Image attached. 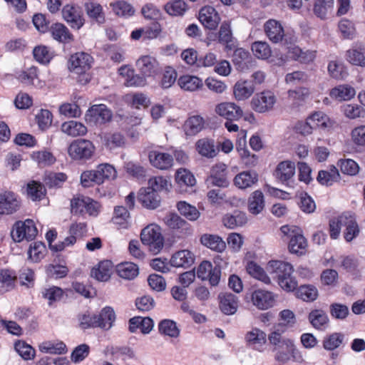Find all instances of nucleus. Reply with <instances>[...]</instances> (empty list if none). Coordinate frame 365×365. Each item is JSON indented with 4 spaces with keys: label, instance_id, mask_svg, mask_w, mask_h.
<instances>
[{
    "label": "nucleus",
    "instance_id": "obj_26",
    "mask_svg": "<svg viewBox=\"0 0 365 365\" xmlns=\"http://www.w3.org/2000/svg\"><path fill=\"white\" fill-rule=\"evenodd\" d=\"M255 91L252 82L248 81H237L233 88L235 98L237 101H244L250 98Z\"/></svg>",
    "mask_w": 365,
    "mask_h": 365
},
{
    "label": "nucleus",
    "instance_id": "obj_58",
    "mask_svg": "<svg viewBox=\"0 0 365 365\" xmlns=\"http://www.w3.org/2000/svg\"><path fill=\"white\" fill-rule=\"evenodd\" d=\"M17 278L9 269H0V283L6 290L14 287Z\"/></svg>",
    "mask_w": 365,
    "mask_h": 365
},
{
    "label": "nucleus",
    "instance_id": "obj_18",
    "mask_svg": "<svg viewBox=\"0 0 365 365\" xmlns=\"http://www.w3.org/2000/svg\"><path fill=\"white\" fill-rule=\"evenodd\" d=\"M137 66L145 76H153L159 72L158 62L154 58L148 56L140 58L137 61Z\"/></svg>",
    "mask_w": 365,
    "mask_h": 365
},
{
    "label": "nucleus",
    "instance_id": "obj_59",
    "mask_svg": "<svg viewBox=\"0 0 365 365\" xmlns=\"http://www.w3.org/2000/svg\"><path fill=\"white\" fill-rule=\"evenodd\" d=\"M32 158L41 166L51 165L56 160L53 154L46 150L34 152L32 154Z\"/></svg>",
    "mask_w": 365,
    "mask_h": 365
},
{
    "label": "nucleus",
    "instance_id": "obj_49",
    "mask_svg": "<svg viewBox=\"0 0 365 365\" xmlns=\"http://www.w3.org/2000/svg\"><path fill=\"white\" fill-rule=\"evenodd\" d=\"M177 207L180 214L189 220L194 221L200 217V212L197 209L185 202H179Z\"/></svg>",
    "mask_w": 365,
    "mask_h": 365
},
{
    "label": "nucleus",
    "instance_id": "obj_1",
    "mask_svg": "<svg viewBox=\"0 0 365 365\" xmlns=\"http://www.w3.org/2000/svg\"><path fill=\"white\" fill-rule=\"evenodd\" d=\"M267 269L284 290L290 292L297 288V281L292 277L293 267L289 263L272 260L269 262Z\"/></svg>",
    "mask_w": 365,
    "mask_h": 365
},
{
    "label": "nucleus",
    "instance_id": "obj_57",
    "mask_svg": "<svg viewBox=\"0 0 365 365\" xmlns=\"http://www.w3.org/2000/svg\"><path fill=\"white\" fill-rule=\"evenodd\" d=\"M344 335L341 333H333L327 336L323 341V346L327 350H334L338 348L343 342Z\"/></svg>",
    "mask_w": 365,
    "mask_h": 365
},
{
    "label": "nucleus",
    "instance_id": "obj_42",
    "mask_svg": "<svg viewBox=\"0 0 365 365\" xmlns=\"http://www.w3.org/2000/svg\"><path fill=\"white\" fill-rule=\"evenodd\" d=\"M247 343L255 347L257 346H262L266 343V334L257 329H252L250 331L247 332L245 336Z\"/></svg>",
    "mask_w": 365,
    "mask_h": 365
},
{
    "label": "nucleus",
    "instance_id": "obj_22",
    "mask_svg": "<svg viewBox=\"0 0 365 365\" xmlns=\"http://www.w3.org/2000/svg\"><path fill=\"white\" fill-rule=\"evenodd\" d=\"M222 222L225 227L229 229H235L237 227L243 226L247 222L246 214L236 210L233 213H227L222 217Z\"/></svg>",
    "mask_w": 365,
    "mask_h": 365
},
{
    "label": "nucleus",
    "instance_id": "obj_13",
    "mask_svg": "<svg viewBox=\"0 0 365 365\" xmlns=\"http://www.w3.org/2000/svg\"><path fill=\"white\" fill-rule=\"evenodd\" d=\"M19 206V201L13 192L6 191L0 194V214H12Z\"/></svg>",
    "mask_w": 365,
    "mask_h": 365
},
{
    "label": "nucleus",
    "instance_id": "obj_60",
    "mask_svg": "<svg viewBox=\"0 0 365 365\" xmlns=\"http://www.w3.org/2000/svg\"><path fill=\"white\" fill-rule=\"evenodd\" d=\"M165 10L171 16L182 15L186 10V4L182 0H175L168 3L165 6Z\"/></svg>",
    "mask_w": 365,
    "mask_h": 365
},
{
    "label": "nucleus",
    "instance_id": "obj_55",
    "mask_svg": "<svg viewBox=\"0 0 365 365\" xmlns=\"http://www.w3.org/2000/svg\"><path fill=\"white\" fill-rule=\"evenodd\" d=\"M98 177L101 178V184L106 180L114 179L116 177V171L113 166L109 164H101L96 170Z\"/></svg>",
    "mask_w": 365,
    "mask_h": 365
},
{
    "label": "nucleus",
    "instance_id": "obj_23",
    "mask_svg": "<svg viewBox=\"0 0 365 365\" xmlns=\"http://www.w3.org/2000/svg\"><path fill=\"white\" fill-rule=\"evenodd\" d=\"M258 181V175L255 171H243L234 178L235 185L240 189L252 187Z\"/></svg>",
    "mask_w": 365,
    "mask_h": 365
},
{
    "label": "nucleus",
    "instance_id": "obj_33",
    "mask_svg": "<svg viewBox=\"0 0 365 365\" xmlns=\"http://www.w3.org/2000/svg\"><path fill=\"white\" fill-rule=\"evenodd\" d=\"M51 32L53 38L59 42L66 43L73 40V35L62 24L56 23L51 26Z\"/></svg>",
    "mask_w": 365,
    "mask_h": 365
},
{
    "label": "nucleus",
    "instance_id": "obj_44",
    "mask_svg": "<svg viewBox=\"0 0 365 365\" xmlns=\"http://www.w3.org/2000/svg\"><path fill=\"white\" fill-rule=\"evenodd\" d=\"M287 93L288 100L292 103L293 107L296 108L300 106L309 96V91L308 88L302 87L295 90H289Z\"/></svg>",
    "mask_w": 365,
    "mask_h": 365
},
{
    "label": "nucleus",
    "instance_id": "obj_61",
    "mask_svg": "<svg viewBox=\"0 0 365 365\" xmlns=\"http://www.w3.org/2000/svg\"><path fill=\"white\" fill-rule=\"evenodd\" d=\"M344 113L346 117L350 119L363 118L365 115L364 108L359 105L347 104L344 106Z\"/></svg>",
    "mask_w": 365,
    "mask_h": 365
},
{
    "label": "nucleus",
    "instance_id": "obj_50",
    "mask_svg": "<svg viewBox=\"0 0 365 365\" xmlns=\"http://www.w3.org/2000/svg\"><path fill=\"white\" fill-rule=\"evenodd\" d=\"M27 194L33 200H39L45 195L46 189L41 182L31 181L27 185Z\"/></svg>",
    "mask_w": 365,
    "mask_h": 365
},
{
    "label": "nucleus",
    "instance_id": "obj_46",
    "mask_svg": "<svg viewBox=\"0 0 365 365\" xmlns=\"http://www.w3.org/2000/svg\"><path fill=\"white\" fill-rule=\"evenodd\" d=\"M171 184L169 180L163 176H155L150 178L148 180L149 190H152L156 193L160 191H169Z\"/></svg>",
    "mask_w": 365,
    "mask_h": 365
},
{
    "label": "nucleus",
    "instance_id": "obj_28",
    "mask_svg": "<svg viewBox=\"0 0 365 365\" xmlns=\"http://www.w3.org/2000/svg\"><path fill=\"white\" fill-rule=\"evenodd\" d=\"M310 324L317 329H325L329 322L327 313L322 309L312 310L308 315Z\"/></svg>",
    "mask_w": 365,
    "mask_h": 365
},
{
    "label": "nucleus",
    "instance_id": "obj_9",
    "mask_svg": "<svg viewBox=\"0 0 365 365\" xmlns=\"http://www.w3.org/2000/svg\"><path fill=\"white\" fill-rule=\"evenodd\" d=\"M215 113L220 116L229 120H237L243 115L242 108L232 102H222L217 104L215 108Z\"/></svg>",
    "mask_w": 365,
    "mask_h": 365
},
{
    "label": "nucleus",
    "instance_id": "obj_3",
    "mask_svg": "<svg viewBox=\"0 0 365 365\" xmlns=\"http://www.w3.org/2000/svg\"><path fill=\"white\" fill-rule=\"evenodd\" d=\"M140 240L143 244L148 245L154 254H158L163 247V237L160 227L157 225H150L143 229Z\"/></svg>",
    "mask_w": 365,
    "mask_h": 365
},
{
    "label": "nucleus",
    "instance_id": "obj_36",
    "mask_svg": "<svg viewBox=\"0 0 365 365\" xmlns=\"http://www.w3.org/2000/svg\"><path fill=\"white\" fill-rule=\"evenodd\" d=\"M179 86L187 91H195L202 86V81L197 76L185 75L178 81Z\"/></svg>",
    "mask_w": 365,
    "mask_h": 365
},
{
    "label": "nucleus",
    "instance_id": "obj_27",
    "mask_svg": "<svg viewBox=\"0 0 365 365\" xmlns=\"http://www.w3.org/2000/svg\"><path fill=\"white\" fill-rule=\"evenodd\" d=\"M295 173V165L291 161H283L279 163L275 170L276 178L284 182L291 179Z\"/></svg>",
    "mask_w": 365,
    "mask_h": 365
},
{
    "label": "nucleus",
    "instance_id": "obj_21",
    "mask_svg": "<svg viewBox=\"0 0 365 365\" xmlns=\"http://www.w3.org/2000/svg\"><path fill=\"white\" fill-rule=\"evenodd\" d=\"M139 200L148 209H155L160 206V197L158 193L148 188L141 189L139 193Z\"/></svg>",
    "mask_w": 365,
    "mask_h": 365
},
{
    "label": "nucleus",
    "instance_id": "obj_31",
    "mask_svg": "<svg viewBox=\"0 0 365 365\" xmlns=\"http://www.w3.org/2000/svg\"><path fill=\"white\" fill-rule=\"evenodd\" d=\"M264 207L263 193L260 190L253 192L248 199V210L253 215H258Z\"/></svg>",
    "mask_w": 365,
    "mask_h": 365
},
{
    "label": "nucleus",
    "instance_id": "obj_37",
    "mask_svg": "<svg viewBox=\"0 0 365 365\" xmlns=\"http://www.w3.org/2000/svg\"><path fill=\"white\" fill-rule=\"evenodd\" d=\"M200 242L203 245L218 252H222L226 247L225 242L217 235H203Z\"/></svg>",
    "mask_w": 365,
    "mask_h": 365
},
{
    "label": "nucleus",
    "instance_id": "obj_14",
    "mask_svg": "<svg viewBox=\"0 0 365 365\" xmlns=\"http://www.w3.org/2000/svg\"><path fill=\"white\" fill-rule=\"evenodd\" d=\"M219 307L222 312L227 315L234 314L238 308V297L230 292L221 293L218 296Z\"/></svg>",
    "mask_w": 365,
    "mask_h": 365
},
{
    "label": "nucleus",
    "instance_id": "obj_40",
    "mask_svg": "<svg viewBox=\"0 0 365 365\" xmlns=\"http://www.w3.org/2000/svg\"><path fill=\"white\" fill-rule=\"evenodd\" d=\"M118 274L125 279H134L138 274V267L133 262H123L117 265Z\"/></svg>",
    "mask_w": 365,
    "mask_h": 365
},
{
    "label": "nucleus",
    "instance_id": "obj_38",
    "mask_svg": "<svg viewBox=\"0 0 365 365\" xmlns=\"http://www.w3.org/2000/svg\"><path fill=\"white\" fill-rule=\"evenodd\" d=\"M233 39L230 23L222 22L218 32L219 43L225 45L227 48L232 49L234 46Z\"/></svg>",
    "mask_w": 365,
    "mask_h": 365
},
{
    "label": "nucleus",
    "instance_id": "obj_51",
    "mask_svg": "<svg viewBox=\"0 0 365 365\" xmlns=\"http://www.w3.org/2000/svg\"><path fill=\"white\" fill-rule=\"evenodd\" d=\"M129 217L130 214L126 207L123 206H116L115 207L114 215L112 218L114 224L122 227H126Z\"/></svg>",
    "mask_w": 365,
    "mask_h": 365
},
{
    "label": "nucleus",
    "instance_id": "obj_56",
    "mask_svg": "<svg viewBox=\"0 0 365 365\" xmlns=\"http://www.w3.org/2000/svg\"><path fill=\"white\" fill-rule=\"evenodd\" d=\"M175 180L179 185L193 186L195 184V178L187 169H178L175 174Z\"/></svg>",
    "mask_w": 365,
    "mask_h": 365
},
{
    "label": "nucleus",
    "instance_id": "obj_4",
    "mask_svg": "<svg viewBox=\"0 0 365 365\" xmlns=\"http://www.w3.org/2000/svg\"><path fill=\"white\" fill-rule=\"evenodd\" d=\"M268 339L269 343L275 346L274 349L285 348L290 352L294 361L297 363L304 361L302 353L296 348L292 339L282 336L281 334L276 331L268 336Z\"/></svg>",
    "mask_w": 365,
    "mask_h": 365
},
{
    "label": "nucleus",
    "instance_id": "obj_5",
    "mask_svg": "<svg viewBox=\"0 0 365 365\" xmlns=\"http://www.w3.org/2000/svg\"><path fill=\"white\" fill-rule=\"evenodd\" d=\"M38 230L32 220L27 219L24 222L19 221L11 231V237L15 242H21L23 240L30 241L37 235Z\"/></svg>",
    "mask_w": 365,
    "mask_h": 365
},
{
    "label": "nucleus",
    "instance_id": "obj_29",
    "mask_svg": "<svg viewBox=\"0 0 365 365\" xmlns=\"http://www.w3.org/2000/svg\"><path fill=\"white\" fill-rule=\"evenodd\" d=\"M63 133L71 137L84 135L87 133V128L82 123L75 120H70L61 125Z\"/></svg>",
    "mask_w": 365,
    "mask_h": 365
},
{
    "label": "nucleus",
    "instance_id": "obj_45",
    "mask_svg": "<svg viewBox=\"0 0 365 365\" xmlns=\"http://www.w3.org/2000/svg\"><path fill=\"white\" fill-rule=\"evenodd\" d=\"M296 296L303 301L313 302L318 297V291L313 285H302L297 289Z\"/></svg>",
    "mask_w": 365,
    "mask_h": 365
},
{
    "label": "nucleus",
    "instance_id": "obj_64",
    "mask_svg": "<svg viewBox=\"0 0 365 365\" xmlns=\"http://www.w3.org/2000/svg\"><path fill=\"white\" fill-rule=\"evenodd\" d=\"M347 60L354 65L365 66V52L357 50L350 49L346 53Z\"/></svg>",
    "mask_w": 365,
    "mask_h": 365
},
{
    "label": "nucleus",
    "instance_id": "obj_35",
    "mask_svg": "<svg viewBox=\"0 0 365 365\" xmlns=\"http://www.w3.org/2000/svg\"><path fill=\"white\" fill-rule=\"evenodd\" d=\"M153 327V322L149 317H136L130 319L129 329L131 332H134L137 328H140L142 333L148 334Z\"/></svg>",
    "mask_w": 365,
    "mask_h": 365
},
{
    "label": "nucleus",
    "instance_id": "obj_15",
    "mask_svg": "<svg viewBox=\"0 0 365 365\" xmlns=\"http://www.w3.org/2000/svg\"><path fill=\"white\" fill-rule=\"evenodd\" d=\"M195 149L199 155L208 159L216 157L219 153V148L215 145V141L206 138L195 143Z\"/></svg>",
    "mask_w": 365,
    "mask_h": 365
},
{
    "label": "nucleus",
    "instance_id": "obj_39",
    "mask_svg": "<svg viewBox=\"0 0 365 365\" xmlns=\"http://www.w3.org/2000/svg\"><path fill=\"white\" fill-rule=\"evenodd\" d=\"M85 9L88 16L99 24L105 21V15L101 4L94 1H89L85 4Z\"/></svg>",
    "mask_w": 365,
    "mask_h": 365
},
{
    "label": "nucleus",
    "instance_id": "obj_48",
    "mask_svg": "<svg viewBox=\"0 0 365 365\" xmlns=\"http://www.w3.org/2000/svg\"><path fill=\"white\" fill-rule=\"evenodd\" d=\"M306 247L307 241L302 235H293L289 242V250L292 253L302 254Z\"/></svg>",
    "mask_w": 365,
    "mask_h": 365
},
{
    "label": "nucleus",
    "instance_id": "obj_25",
    "mask_svg": "<svg viewBox=\"0 0 365 365\" xmlns=\"http://www.w3.org/2000/svg\"><path fill=\"white\" fill-rule=\"evenodd\" d=\"M205 127V120L200 115L189 117L183 125V129L186 135H195L200 133Z\"/></svg>",
    "mask_w": 365,
    "mask_h": 365
},
{
    "label": "nucleus",
    "instance_id": "obj_52",
    "mask_svg": "<svg viewBox=\"0 0 365 365\" xmlns=\"http://www.w3.org/2000/svg\"><path fill=\"white\" fill-rule=\"evenodd\" d=\"M159 331L161 334L170 337L176 338L180 334V330L175 322L169 319H164L160 323Z\"/></svg>",
    "mask_w": 365,
    "mask_h": 365
},
{
    "label": "nucleus",
    "instance_id": "obj_12",
    "mask_svg": "<svg viewBox=\"0 0 365 365\" xmlns=\"http://www.w3.org/2000/svg\"><path fill=\"white\" fill-rule=\"evenodd\" d=\"M88 120L95 123H105L112 118V112L105 105H94L89 110L86 115Z\"/></svg>",
    "mask_w": 365,
    "mask_h": 365
},
{
    "label": "nucleus",
    "instance_id": "obj_20",
    "mask_svg": "<svg viewBox=\"0 0 365 365\" xmlns=\"http://www.w3.org/2000/svg\"><path fill=\"white\" fill-rule=\"evenodd\" d=\"M264 29L269 39L274 43L281 41L284 37L283 28L280 23L276 20L270 19L267 21L264 24Z\"/></svg>",
    "mask_w": 365,
    "mask_h": 365
},
{
    "label": "nucleus",
    "instance_id": "obj_41",
    "mask_svg": "<svg viewBox=\"0 0 365 365\" xmlns=\"http://www.w3.org/2000/svg\"><path fill=\"white\" fill-rule=\"evenodd\" d=\"M339 178L338 170L334 166H331L329 170H320L318 173L317 180L324 185H331Z\"/></svg>",
    "mask_w": 365,
    "mask_h": 365
},
{
    "label": "nucleus",
    "instance_id": "obj_19",
    "mask_svg": "<svg viewBox=\"0 0 365 365\" xmlns=\"http://www.w3.org/2000/svg\"><path fill=\"white\" fill-rule=\"evenodd\" d=\"M148 158L150 163L160 170H167L173 165V159L168 153L151 151Z\"/></svg>",
    "mask_w": 365,
    "mask_h": 365
},
{
    "label": "nucleus",
    "instance_id": "obj_34",
    "mask_svg": "<svg viewBox=\"0 0 365 365\" xmlns=\"http://www.w3.org/2000/svg\"><path fill=\"white\" fill-rule=\"evenodd\" d=\"M341 225L346 227L344 232V238L347 242L351 241L359 233L358 225L354 219L349 216L341 215L340 216Z\"/></svg>",
    "mask_w": 365,
    "mask_h": 365
},
{
    "label": "nucleus",
    "instance_id": "obj_32",
    "mask_svg": "<svg viewBox=\"0 0 365 365\" xmlns=\"http://www.w3.org/2000/svg\"><path fill=\"white\" fill-rule=\"evenodd\" d=\"M97 321L94 324L97 327L104 329H109L115 320V313L112 308L108 307L102 309L99 315H96Z\"/></svg>",
    "mask_w": 365,
    "mask_h": 365
},
{
    "label": "nucleus",
    "instance_id": "obj_54",
    "mask_svg": "<svg viewBox=\"0 0 365 365\" xmlns=\"http://www.w3.org/2000/svg\"><path fill=\"white\" fill-rule=\"evenodd\" d=\"M252 51L254 55L258 58L267 59L272 53L271 48L267 43L257 41L252 43Z\"/></svg>",
    "mask_w": 365,
    "mask_h": 365
},
{
    "label": "nucleus",
    "instance_id": "obj_53",
    "mask_svg": "<svg viewBox=\"0 0 365 365\" xmlns=\"http://www.w3.org/2000/svg\"><path fill=\"white\" fill-rule=\"evenodd\" d=\"M46 246L41 242H35L31 244L28 251L29 258L34 262H39L44 256Z\"/></svg>",
    "mask_w": 365,
    "mask_h": 365
},
{
    "label": "nucleus",
    "instance_id": "obj_43",
    "mask_svg": "<svg viewBox=\"0 0 365 365\" xmlns=\"http://www.w3.org/2000/svg\"><path fill=\"white\" fill-rule=\"evenodd\" d=\"M334 6V0H316L313 7V12L316 16L324 20Z\"/></svg>",
    "mask_w": 365,
    "mask_h": 365
},
{
    "label": "nucleus",
    "instance_id": "obj_63",
    "mask_svg": "<svg viewBox=\"0 0 365 365\" xmlns=\"http://www.w3.org/2000/svg\"><path fill=\"white\" fill-rule=\"evenodd\" d=\"M67 177L62 173H50L44 178V182L49 187H58L61 183L66 181Z\"/></svg>",
    "mask_w": 365,
    "mask_h": 365
},
{
    "label": "nucleus",
    "instance_id": "obj_11",
    "mask_svg": "<svg viewBox=\"0 0 365 365\" xmlns=\"http://www.w3.org/2000/svg\"><path fill=\"white\" fill-rule=\"evenodd\" d=\"M251 299L253 304L259 309H267L274 304V295L272 292L257 289L252 293Z\"/></svg>",
    "mask_w": 365,
    "mask_h": 365
},
{
    "label": "nucleus",
    "instance_id": "obj_62",
    "mask_svg": "<svg viewBox=\"0 0 365 365\" xmlns=\"http://www.w3.org/2000/svg\"><path fill=\"white\" fill-rule=\"evenodd\" d=\"M110 6L118 16H132L135 11L131 5L124 1H118Z\"/></svg>",
    "mask_w": 365,
    "mask_h": 365
},
{
    "label": "nucleus",
    "instance_id": "obj_6",
    "mask_svg": "<svg viewBox=\"0 0 365 365\" xmlns=\"http://www.w3.org/2000/svg\"><path fill=\"white\" fill-rule=\"evenodd\" d=\"M95 147L87 140H74L68 147V155L75 160H87L92 157Z\"/></svg>",
    "mask_w": 365,
    "mask_h": 365
},
{
    "label": "nucleus",
    "instance_id": "obj_2",
    "mask_svg": "<svg viewBox=\"0 0 365 365\" xmlns=\"http://www.w3.org/2000/svg\"><path fill=\"white\" fill-rule=\"evenodd\" d=\"M92 57L86 53H76L69 60V69L79 76L78 81L83 84L88 83L91 76L88 71L91 69Z\"/></svg>",
    "mask_w": 365,
    "mask_h": 365
},
{
    "label": "nucleus",
    "instance_id": "obj_47",
    "mask_svg": "<svg viewBox=\"0 0 365 365\" xmlns=\"http://www.w3.org/2000/svg\"><path fill=\"white\" fill-rule=\"evenodd\" d=\"M247 272L254 278L265 284H270L271 280L264 269L254 262H249L246 266Z\"/></svg>",
    "mask_w": 365,
    "mask_h": 365
},
{
    "label": "nucleus",
    "instance_id": "obj_7",
    "mask_svg": "<svg viewBox=\"0 0 365 365\" xmlns=\"http://www.w3.org/2000/svg\"><path fill=\"white\" fill-rule=\"evenodd\" d=\"M277 98L270 91H264L255 95L252 99V108L258 113H266L272 110Z\"/></svg>",
    "mask_w": 365,
    "mask_h": 365
},
{
    "label": "nucleus",
    "instance_id": "obj_30",
    "mask_svg": "<svg viewBox=\"0 0 365 365\" xmlns=\"http://www.w3.org/2000/svg\"><path fill=\"white\" fill-rule=\"evenodd\" d=\"M356 94L354 88L349 85H339L330 91L331 98L337 101H349Z\"/></svg>",
    "mask_w": 365,
    "mask_h": 365
},
{
    "label": "nucleus",
    "instance_id": "obj_24",
    "mask_svg": "<svg viewBox=\"0 0 365 365\" xmlns=\"http://www.w3.org/2000/svg\"><path fill=\"white\" fill-rule=\"evenodd\" d=\"M113 264L109 260L101 262L97 267H93L91 272V276L98 281L106 282L111 275Z\"/></svg>",
    "mask_w": 365,
    "mask_h": 365
},
{
    "label": "nucleus",
    "instance_id": "obj_17",
    "mask_svg": "<svg viewBox=\"0 0 365 365\" xmlns=\"http://www.w3.org/2000/svg\"><path fill=\"white\" fill-rule=\"evenodd\" d=\"M63 18L70 24L72 28L79 29L84 24V19L78 9L69 4L63 6L62 9Z\"/></svg>",
    "mask_w": 365,
    "mask_h": 365
},
{
    "label": "nucleus",
    "instance_id": "obj_8",
    "mask_svg": "<svg viewBox=\"0 0 365 365\" xmlns=\"http://www.w3.org/2000/svg\"><path fill=\"white\" fill-rule=\"evenodd\" d=\"M220 269L217 266L212 267L208 261L202 262L197 269V276L202 280L208 279L212 286L218 284L220 279Z\"/></svg>",
    "mask_w": 365,
    "mask_h": 365
},
{
    "label": "nucleus",
    "instance_id": "obj_16",
    "mask_svg": "<svg viewBox=\"0 0 365 365\" xmlns=\"http://www.w3.org/2000/svg\"><path fill=\"white\" fill-rule=\"evenodd\" d=\"M194 262L195 255L188 250L175 252L170 260L171 266L185 269L190 267Z\"/></svg>",
    "mask_w": 365,
    "mask_h": 365
},
{
    "label": "nucleus",
    "instance_id": "obj_10",
    "mask_svg": "<svg viewBox=\"0 0 365 365\" xmlns=\"http://www.w3.org/2000/svg\"><path fill=\"white\" fill-rule=\"evenodd\" d=\"M199 20L206 29L215 30L220 22V17L214 7L207 6L200 9Z\"/></svg>",
    "mask_w": 365,
    "mask_h": 365
}]
</instances>
